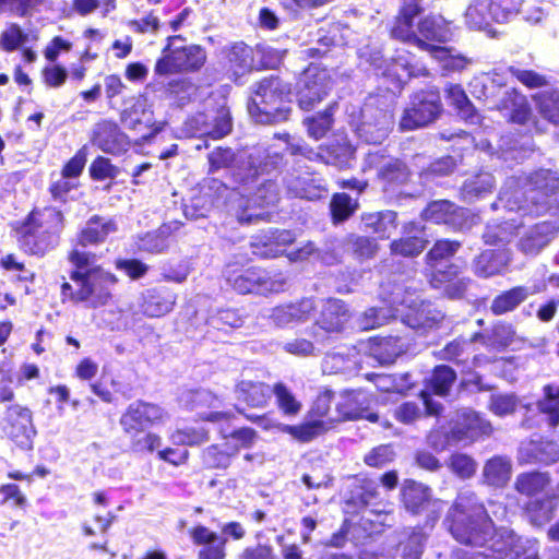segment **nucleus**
Wrapping results in <instances>:
<instances>
[{
  "label": "nucleus",
  "mask_w": 559,
  "mask_h": 559,
  "mask_svg": "<svg viewBox=\"0 0 559 559\" xmlns=\"http://www.w3.org/2000/svg\"><path fill=\"white\" fill-rule=\"evenodd\" d=\"M448 521L457 542L479 548L472 552L459 549L454 552L455 559H538L537 542L523 540L506 527L495 530L484 506L471 491L457 496Z\"/></svg>",
  "instance_id": "1"
},
{
  "label": "nucleus",
  "mask_w": 559,
  "mask_h": 559,
  "mask_svg": "<svg viewBox=\"0 0 559 559\" xmlns=\"http://www.w3.org/2000/svg\"><path fill=\"white\" fill-rule=\"evenodd\" d=\"M552 203H559V171L540 168L522 177L508 178L492 207L504 209L509 216L501 225L487 227L485 241L497 243L509 240L513 229L519 226L513 212L538 214Z\"/></svg>",
  "instance_id": "2"
},
{
  "label": "nucleus",
  "mask_w": 559,
  "mask_h": 559,
  "mask_svg": "<svg viewBox=\"0 0 559 559\" xmlns=\"http://www.w3.org/2000/svg\"><path fill=\"white\" fill-rule=\"evenodd\" d=\"M381 301L382 307L369 308L360 316L358 321L360 329L379 328L400 314L404 324L414 330L425 331L443 319L440 310L431 302L421 300L417 292L405 284L383 285Z\"/></svg>",
  "instance_id": "3"
},
{
  "label": "nucleus",
  "mask_w": 559,
  "mask_h": 559,
  "mask_svg": "<svg viewBox=\"0 0 559 559\" xmlns=\"http://www.w3.org/2000/svg\"><path fill=\"white\" fill-rule=\"evenodd\" d=\"M69 261L75 266L70 275L75 287L64 282L61 286L62 298L75 304L83 302L91 308L105 306L111 298L116 276L95 265V254L79 247L69 253Z\"/></svg>",
  "instance_id": "4"
},
{
  "label": "nucleus",
  "mask_w": 559,
  "mask_h": 559,
  "mask_svg": "<svg viewBox=\"0 0 559 559\" xmlns=\"http://www.w3.org/2000/svg\"><path fill=\"white\" fill-rule=\"evenodd\" d=\"M265 163H260L257 167L254 162H249L250 168L248 174L238 170L235 174L236 180L240 187L233 195V203L237 204L236 216L239 223H252L257 219H267L269 212L255 211V207H267L274 205L278 201V190L276 185L267 179L260 178L264 173L275 169L282 157L274 153L267 155Z\"/></svg>",
  "instance_id": "5"
},
{
  "label": "nucleus",
  "mask_w": 559,
  "mask_h": 559,
  "mask_svg": "<svg viewBox=\"0 0 559 559\" xmlns=\"http://www.w3.org/2000/svg\"><path fill=\"white\" fill-rule=\"evenodd\" d=\"M289 95L288 86L278 78L263 79L255 90L249 112L259 123L285 121L290 112Z\"/></svg>",
  "instance_id": "6"
},
{
  "label": "nucleus",
  "mask_w": 559,
  "mask_h": 559,
  "mask_svg": "<svg viewBox=\"0 0 559 559\" xmlns=\"http://www.w3.org/2000/svg\"><path fill=\"white\" fill-rule=\"evenodd\" d=\"M63 228V217L59 210L45 207L33 211L24 227L21 247L31 254L43 255L58 243Z\"/></svg>",
  "instance_id": "7"
},
{
  "label": "nucleus",
  "mask_w": 559,
  "mask_h": 559,
  "mask_svg": "<svg viewBox=\"0 0 559 559\" xmlns=\"http://www.w3.org/2000/svg\"><path fill=\"white\" fill-rule=\"evenodd\" d=\"M181 41V36L167 37L162 57L155 64L156 74L188 73L202 69L207 59L205 49L195 44L178 45Z\"/></svg>",
  "instance_id": "8"
},
{
  "label": "nucleus",
  "mask_w": 559,
  "mask_h": 559,
  "mask_svg": "<svg viewBox=\"0 0 559 559\" xmlns=\"http://www.w3.org/2000/svg\"><path fill=\"white\" fill-rule=\"evenodd\" d=\"M460 248V242L439 240L427 254V263L432 271L430 284L440 288L445 285L444 290L451 298L460 297L466 288V284L459 280L453 282L459 273V267L451 265L448 271L442 270L445 263Z\"/></svg>",
  "instance_id": "9"
},
{
  "label": "nucleus",
  "mask_w": 559,
  "mask_h": 559,
  "mask_svg": "<svg viewBox=\"0 0 559 559\" xmlns=\"http://www.w3.org/2000/svg\"><path fill=\"white\" fill-rule=\"evenodd\" d=\"M231 128L229 110L222 104L217 108H206L205 111L188 118L179 130V136L219 140L229 134Z\"/></svg>",
  "instance_id": "10"
},
{
  "label": "nucleus",
  "mask_w": 559,
  "mask_h": 559,
  "mask_svg": "<svg viewBox=\"0 0 559 559\" xmlns=\"http://www.w3.org/2000/svg\"><path fill=\"white\" fill-rule=\"evenodd\" d=\"M2 432L22 450H32L37 433L33 423L32 411L20 404L7 407L0 419Z\"/></svg>",
  "instance_id": "11"
},
{
  "label": "nucleus",
  "mask_w": 559,
  "mask_h": 559,
  "mask_svg": "<svg viewBox=\"0 0 559 559\" xmlns=\"http://www.w3.org/2000/svg\"><path fill=\"white\" fill-rule=\"evenodd\" d=\"M227 281L239 294L267 295L285 289L286 280L282 274L272 275L261 269H248L241 272L227 271Z\"/></svg>",
  "instance_id": "12"
},
{
  "label": "nucleus",
  "mask_w": 559,
  "mask_h": 559,
  "mask_svg": "<svg viewBox=\"0 0 559 559\" xmlns=\"http://www.w3.org/2000/svg\"><path fill=\"white\" fill-rule=\"evenodd\" d=\"M168 419L169 414L162 406L135 401L121 415L120 425L126 433L136 437L150 427L164 425Z\"/></svg>",
  "instance_id": "13"
},
{
  "label": "nucleus",
  "mask_w": 559,
  "mask_h": 559,
  "mask_svg": "<svg viewBox=\"0 0 559 559\" xmlns=\"http://www.w3.org/2000/svg\"><path fill=\"white\" fill-rule=\"evenodd\" d=\"M392 127V112L374 107V99L370 98L361 109V121L355 127V132L366 143L380 144L386 139Z\"/></svg>",
  "instance_id": "14"
},
{
  "label": "nucleus",
  "mask_w": 559,
  "mask_h": 559,
  "mask_svg": "<svg viewBox=\"0 0 559 559\" xmlns=\"http://www.w3.org/2000/svg\"><path fill=\"white\" fill-rule=\"evenodd\" d=\"M441 111L440 96L430 90L413 96L409 107L404 110L400 121L402 130H414L433 121Z\"/></svg>",
  "instance_id": "15"
},
{
  "label": "nucleus",
  "mask_w": 559,
  "mask_h": 559,
  "mask_svg": "<svg viewBox=\"0 0 559 559\" xmlns=\"http://www.w3.org/2000/svg\"><path fill=\"white\" fill-rule=\"evenodd\" d=\"M297 99L301 109L310 110L320 103L331 90L329 72L311 64L297 82Z\"/></svg>",
  "instance_id": "16"
},
{
  "label": "nucleus",
  "mask_w": 559,
  "mask_h": 559,
  "mask_svg": "<svg viewBox=\"0 0 559 559\" xmlns=\"http://www.w3.org/2000/svg\"><path fill=\"white\" fill-rule=\"evenodd\" d=\"M421 7L419 0H402V7L391 28V36L395 39L411 43L425 50L429 48V43L424 41L417 34V24L415 19L420 14Z\"/></svg>",
  "instance_id": "17"
},
{
  "label": "nucleus",
  "mask_w": 559,
  "mask_h": 559,
  "mask_svg": "<svg viewBox=\"0 0 559 559\" xmlns=\"http://www.w3.org/2000/svg\"><path fill=\"white\" fill-rule=\"evenodd\" d=\"M491 430L490 423L471 409L459 411L452 420V438L459 442L472 443Z\"/></svg>",
  "instance_id": "18"
},
{
  "label": "nucleus",
  "mask_w": 559,
  "mask_h": 559,
  "mask_svg": "<svg viewBox=\"0 0 559 559\" xmlns=\"http://www.w3.org/2000/svg\"><path fill=\"white\" fill-rule=\"evenodd\" d=\"M402 499L405 508L413 513L429 510L433 514L432 520L439 518L443 509V502L431 498L430 489L415 480H405L402 487Z\"/></svg>",
  "instance_id": "19"
},
{
  "label": "nucleus",
  "mask_w": 559,
  "mask_h": 559,
  "mask_svg": "<svg viewBox=\"0 0 559 559\" xmlns=\"http://www.w3.org/2000/svg\"><path fill=\"white\" fill-rule=\"evenodd\" d=\"M370 395L361 390L344 391L336 403L338 420L367 419L371 423L378 420V415L369 412Z\"/></svg>",
  "instance_id": "20"
},
{
  "label": "nucleus",
  "mask_w": 559,
  "mask_h": 559,
  "mask_svg": "<svg viewBox=\"0 0 559 559\" xmlns=\"http://www.w3.org/2000/svg\"><path fill=\"white\" fill-rule=\"evenodd\" d=\"M406 348V341L399 336H376L358 343L359 353L381 365L392 364Z\"/></svg>",
  "instance_id": "21"
},
{
  "label": "nucleus",
  "mask_w": 559,
  "mask_h": 559,
  "mask_svg": "<svg viewBox=\"0 0 559 559\" xmlns=\"http://www.w3.org/2000/svg\"><path fill=\"white\" fill-rule=\"evenodd\" d=\"M225 67L235 82L257 68L254 50L245 43H234L223 49Z\"/></svg>",
  "instance_id": "22"
},
{
  "label": "nucleus",
  "mask_w": 559,
  "mask_h": 559,
  "mask_svg": "<svg viewBox=\"0 0 559 559\" xmlns=\"http://www.w3.org/2000/svg\"><path fill=\"white\" fill-rule=\"evenodd\" d=\"M293 154H301L308 159L322 158L326 164H333L340 168L349 167L354 158L355 150L345 138H342L336 143L330 144L322 148L320 153H314L312 150L301 146L292 148Z\"/></svg>",
  "instance_id": "23"
},
{
  "label": "nucleus",
  "mask_w": 559,
  "mask_h": 559,
  "mask_svg": "<svg viewBox=\"0 0 559 559\" xmlns=\"http://www.w3.org/2000/svg\"><path fill=\"white\" fill-rule=\"evenodd\" d=\"M423 217L436 224H445L455 229L467 226V212L447 200L433 201L423 212Z\"/></svg>",
  "instance_id": "24"
},
{
  "label": "nucleus",
  "mask_w": 559,
  "mask_h": 559,
  "mask_svg": "<svg viewBox=\"0 0 559 559\" xmlns=\"http://www.w3.org/2000/svg\"><path fill=\"white\" fill-rule=\"evenodd\" d=\"M316 308V301L312 298H305L298 302H290L273 308L270 318L277 326L304 323L310 319Z\"/></svg>",
  "instance_id": "25"
},
{
  "label": "nucleus",
  "mask_w": 559,
  "mask_h": 559,
  "mask_svg": "<svg viewBox=\"0 0 559 559\" xmlns=\"http://www.w3.org/2000/svg\"><path fill=\"white\" fill-rule=\"evenodd\" d=\"M92 140L103 152L110 154H119L128 146L126 135L117 123L109 120H103L94 127Z\"/></svg>",
  "instance_id": "26"
},
{
  "label": "nucleus",
  "mask_w": 559,
  "mask_h": 559,
  "mask_svg": "<svg viewBox=\"0 0 559 559\" xmlns=\"http://www.w3.org/2000/svg\"><path fill=\"white\" fill-rule=\"evenodd\" d=\"M382 75L396 82V86L400 87L412 76L428 75V70L424 66L415 62L414 56L409 52L402 51L385 67L382 71Z\"/></svg>",
  "instance_id": "27"
},
{
  "label": "nucleus",
  "mask_w": 559,
  "mask_h": 559,
  "mask_svg": "<svg viewBox=\"0 0 559 559\" xmlns=\"http://www.w3.org/2000/svg\"><path fill=\"white\" fill-rule=\"evenodd\" d=\"M349 311L346 305L335 298L322 301L320 316L316 323L326 332H340L349 320Z\"/></svg>",
  "instance_id": "28"
},
{
  "label": "nucleus",
  "mask_w": 559,
  "mask_h": 559,
  "mask_svg": "<svg viewBox=\"0 0 559 559\" xmlns=\"http://www.w3.org/2000/svg\"><path fill=\"white\" fill-rule=\"evenodd\" d=\"M181 226L178 221L165 223L156 231L140 236L138 248L150 253H162L170 246L171 236L179 231Z\"/></svg>",
  "instance_id": "29"
},
{
  "label": "nucleus",
  "mask_w": 559,
  "mask_h": 559,
  "mask_svg": "<svg viewBox=\"0 0 559 559\" xmlns=\"http://www.w3.org/2000/svg\"><path fill=\"white\" fill-rule=\"evenodd\" d=\"M519 460L522 463H555L559 460V445L552 441L531 440L522 443Z\"/></svg>",
  "instance_id": "30"
},
{
  "label": "nucleus",
  "mask_w": 559,
  "mask_h": 559,
  "mask_svg": "<svg viewBox=\"0 0 559 559\" xmlns=\"http://www.w3.org/2000/svg\"><path fill=\"white\" fill-rule=\"evenodd\" d=\"M176 304V295L168 289H148L143 294L142 311L151 318L170 312Z\"/></svg>",
  "instance_id": "31"
},
{
  "label": "nucleus",
  "mask_w": 559,
  "mask_h": 559,
  "mask_svg": "<svg viewBox=\"0 0 559 559\" xmlns=\"http://www.w3.org/2000/svg\"><path fill=\"white\" fill-rule=\"evenodd\" d=\"M545 284H535L532 287L518 286L499 296H497L491 304V311L495 314H503L508 311L515 309L528 296L543 292Z\"/></svg>",
  "instance_id": "32"
},
{
  "label": "nucleus",
  "mask_w": 559,
  "mask_h": 559,
  "mask_svg": "<svg viewBox=\"0 0 559 559\" xmlns=\"http://www.w3.org/2000/svg\"><path fill=\"white\" fill-rule=\"evenodd\" d=\"M418 36L425 40L445 43L453 36L451 22L442 15H427L417 23Z\"/></svg>",
  "instance_id": "33"
},
{
  "label": "nucleus",
  "mask_w": 559,
  "mask_h": 559,
  "mask_svg": "<svg viewBox=\"0 0 559 559\" xmlns=\"http://www.w3.org/2000/svg\"><path fill=\"white\" fill-rule=\"evenodd\" d=\"M366 165L369 168H378L379 176L390 182H403L407 178L406 167L402 162L388 158L379 152H369L366 156Z\"/></svg>",
  "instance_id": "34"
},
{
  "label": "nucleus",
  "mask_w": 559,
  "mask_h": 559,
  "mask_svg": "<svg viewBox=\"0 0 559 559\" xmlns=\"http://www.w3.org/2000/svg\"><path fill=\"white\" fill-rule=\"evenodd\" d=\"M510 254L506 250H485L475 260L474 271L478 276L489 277L502 272L509 264Z\"/></svg>",
  "instance_id": "35"
},
{
  "label": "nucleus",
  "mask_w": 559,
  "mask_h": 559,
  "mask_svg": "<svg viewBox=\"0 0 559 559\" xmlns=\"http://www.w3.org/2000/svg\"><path fill=\"white\" fill-rule=\"evenodd\" d=\"M117 231L114 221L94 216L88 219L86 226L79 236V246L85 247L103 242L110 234Z\"/></svg>",
  "instance_id": "36"
},
{
  "label": "nucleus",
  "mask_w": 559,
  "mask_h": 559,
  "mask_svg": "<svg viewBox=\"0 0 559 559\" xmlns=\"http://www.w3.org/2000/svg\"><path fill=\"white\" fill-rule=\"evenodd\" d=\"M551 237L552 226L549 223L536 224L521 238L520 250L525 254L535 255L549 243Z\"/></svg>",
  "instance_id": "37"
},
{
  "label": "nucleus",
  "mask_w": 559,
  "mask_h": 559,
  "mask_svg": "<svg viewBox=\"0 0 559 559\" xmlns=\"http://www.w3.org/2000/svg\"><path fill=\"white\" fill-rule=\"evenodd\" d=\"M512 462L508 456L496 455L483 467L484 481L493 487H503L510 480Z\"/></svg>",
  "instance_id": "38"
},
{
  "label": "nucleus",
  "mask_w": 559,
  "mask_h": 559,
  "mask_svg": "<svg viewBox=\"0 0 559 559\" xmlns=\"http://www.w3.org/2000/svg\"><path fill=\"white\" fill-rule=\"evenodd\" d=\"M499 110L508 111L506 116L512 122L524 124L531 118V109L524 96L515 92V90H506L503 98L497 106Z\"/></svg>",
  "instance_id": "39"
},
{
  "label": "nucleus",
  "mask_w": 559,
  "mask_h": 559,
  "mask_svg": "<svg viewBox=\"0 0 559 559\" xmlns=\"http://www.w3.org/2000/svg\"><path fill=\"white\" fill-rule=\"evenodd\" d=\"M236 397L252 407H262L266 404L271 390L260 381L241 380L235 390Z\"/></svg>",
  "instance_id": "40"
},
{
  "label": "nucleus",
  "mask_w": 559,
  "mask_h": 559,
  "mask_svg": "<svg viewBox=\"0 0 559 559\" xmlns=\"http://www.w3.org/2000/svg\"><path fill=\"white\" fill-rule=\"evenodd\" d=\"M265 240L261 243H253V254L262 258H275L284 252V247L295 240V235L289 230H276L264 236Z\"/></svg>",
  "instance_id": "41"
},
{
  "label": "nucleus",
  "mask_w": 559,
  "mask_h": 559,
  "mask_svg": "<svg viewBox=\"0 0 559 559\" xmlns=\"http://www.w3.org/2000/svg\"><path fill=\"white\" fill-rule=\"evenodd\" d=\"M425 50L440 64L444 75L451 72L462 71L472 63L471 59L460 53H453V51L447 47L429 44V48Z\"/></svg>",
  "instance_id": "42"
},
{
  "label": "nucleus",
  "mask_w": 559,
  "mask_h": 559,
  "mask_svg": "<svg viewBox=\"0 0 559 559\" xmlns=\"http://www.w3.org/2000/svg\"><path fill=\"white\" fill-rule=\"evenodd\" d=\"M333 425L334 420H323L311 417V419L306 420L299 425H288L287 433L297 441L309 442L325 431L330 430Z\"/></svg>",
  "instance_id": "43"
},
{
  "label": "nucleus",
  "mask_w": 559,
  "mask_h": 559,
  "mask_svg": "<svg viewBox=\"0 0 559 559\" xmlns=\"http://www.w3.org/2000/svg\"><path fill=\"white\" fill-rule=\"evenodd\" d=\"M490 0H472L464 19L469 28L486 29L493 22Z\"/></svg>",
  "instance_id": "44"
},
{
  "label": "nucleus",
  "mask_w": 559,
  "mask_h": 559,
  "mask_svg": "<svg viewBox=\"0 0 559 559\" xmlns=\"http://www.w3.org/2000/svg\"><path fill=\"white\" fill-rule=\"evenodd\" d=\"M123 124L129 129H138L142 124L150 126L153 122V114L145 98H138L126 108L121 115Z\"/></svg>",
  "instance_id": "45"
},
{
  "label": "nucleus",
  "mask_w": 559,
  "mask_h": 559,
  "mask_svg": "<svg viewBox=\"0 0 559 559\" xmlns=\"http://www.w3.org/2000/svg\"><path fill=\"white\" fill-rule=\"evenodd\" d=\"M549 484L550 478L547 473H522L516 477L515 489L518 492L522 495L533 497L538 493L545 492Z\"/></svg>",
  "instance_id": "46"
},
{
  "label": "nucleus",
  "mask_w": 559,
  "mask_h": 559,
  "mask_svg": "<svg viewBox=\"0 0 559 559\" xmlns=\"http://www.w3.org/2000/svg\"><path fill=\"white\" fill-rule=\"evenodd\" d=\"M515 332L510 324H497L492 329L490 335L486 336L479 333L474 334L477 343H481L485 347L490 349H502L512 344Z\"/></svg>",
  "instance_id": "47"
},
{
  "label": "nucleus",
  "mask_w": 559,
  "mask_h": 559,
  "mask_svg": "<svg viewBox=\"0 0 559 559\" xmlns=\"http://www.w3.org/2000/svg\"><path fill=\"white\" fill-rule=\"evenodd\" d=\"M493 187V177L491 174L483 173L464 182L462 188V198L466 202H475L485 198L491 192Z\"/></svg>",
  "instance_id": "48"
},
{
  "label": "nucleus",
  "mask_w": 559,
  "mask_h": 559,
  "mask_svg": "<svg viewBox=\"0 0 559 559\" xmlns=\"http://www.w3.org/2000/svg\"><path fill=\"white\" fill-rule=\"evenodd\" d=\"M445 97L448 102L456 108L459 115L463 119L471 123H476L478 121V116L475 114L473 105L460 85L450 84L445 88Z\"/></svg>",
  "instance_id": "49"
},
{
  "label": "nucleus",
  "mask_w": 559,
  "mask_h": 559,
  "mask_svg": "<svg viewBox=\"0 0 559 559\" xmlns=\"http://www.w3.org/2000/svg\"><path fill=\"white\" fill-rule=\"evenodd\" d=\"M272 392L275 396L276 406L283 415L296 417L300 413L302 404L286 384L283 382L276 383Z\"/></svg>",
  "instance_id": "50"
},
{
  "label": "nucleus",
  "mask_w": 559,
  "mask_h": 559,
  "mask_svg": "<svg viewBox=\"0 0 559 559\" xmlns=\"http://www.w3.org/2000/svg\"><path fill=\"white\" fill-rule=\"evenodd\" d=\"M539 114L548 121L559 123V91L545 90L534 95Z\"/></svg>",
  "instance_id": "51"
},
{
  "label": "nucleus",
  "mask_w": 559,
  "mask_h": 559,
  "mask_svg": "<svg viewBox=\"0 0 559 559\" xmlns=\"http://www.w3.org/2000/svg\"><path fill=\"white\" fill-rule=\"evenodd\" d=\"M556 504L552 499H536L527 503L526 514L530 522L535 526H543L548 523L555 514Z\"/></svg>",
  "instance_id": "52"
},
{
  "label": "nucleus",
  "mask_w": 559,
  "mask_h": 559,
  "mask_svg": "<svg viewBox=\"0 0 559 559\" xmlns=\"http://www.w3.org/2000/svg\"><path fill=\"white\" fill-rule=\"evenodd\" d=\"M545 399L538 403L542 413L548 415L551 427L559 425V386L546 385L544 388Z\"/></svg>",
  "instance_id": "53"
},
{
  "label": "nucleus",
  "mask_w": 559,
  "mask_h": 559,
  "mask_svg": "<svg viewBox=\"0 0 559 559\" xmlns=\"http://www.w3.org/2000/svg\"><path fill=\"white\" fill-rule=\"evenodd\" d=\"M28 39V35L23 32L16 23L9 24L0 34V48L7 52H12L23 46Z\"/></svg>",
  "instance_id": "54"
},
{
  "label": "nucleus",
  "mask_w": 559,
  "mask_h": 559,
  "mask_svg": "<svg viewBox=\"0 0 559 559\" xmlns=\"http://www.w3.org/2000/svg\"><path fill=\"white\" fill-rule=\"evenodd\" d=\"M426 240L417 236H405L391 243V252L403 257H415L423 252Z\"/></svg>",
  "instance_id": "55"
},
{
  "label": "nucleus",
  "mask_w": 559,
  "mask_h": 559,
  "mask_svg": "<svg viewBox=\"0 0 559 559\" xmlns=\"http://www.w3.org/2000/svg\"><path fill=\"white\" fill-rule=\"evenodd\" d=\"M455 380V372L448 366H438L435 368L430 379V388L435 394L447 395Z\"/></svg>",
  "instance_id": "56"
},
{
  "label": "nucleus",
  "mask_w": 559,
  "mask_h": 559,
  "mask_svg": "<svg viewBox=\"0 0 559 559\" xmlns=\"http://www.w3.org/2000/svg\"><path fill=\"white\" fill-rule=\"evenodd\" d=\"M524 0H490L493 22L504 23L519 13Z\"/></svg>",
  "instance_id": "57"
},
{
  "label": "nucleus",
  "mask_w": 559,
  "mask_h": 559,
  "mask_svg": "<svg viewBox=\"0 0 559 559\" xmlns=\"http://www.w3.org/2000/svg\"><path fill=\"white\" fill-rule=\"evenodd\" d=\"M357 206V201L346 193H336L331 201L332 217L335 222H343L356 211Z\"/></svg>",
  "instance_id": "58"
},
{
  "label": "nucleus",
  "mask_w": 559,
  "mask_h": 559,
  "mask_svg": "<svg viewBox=\"0 0 559 559\" xmlns=\"http://www.w3.org/2000/svg\"><path fill=\"white\" fill-rule=\"evenodd\" d=\"M495 84L499 86L502 85L501 79L497 74H495V76L480 74L471 81L469 91L474 97L487 99L492 95Z\"/></svg>",
  "instance_id": "59"
},
{
  "label": "nucleus",
  "mask_w": 559,
  "mask_h": 559,
  "mask_svg": "<svg viewBox=\"0 0 559 559\" xmlns=\"http://www.w3.org/2000/svg\"><path fill=\"white\" fill-rule=\"evenodd\" d=\"M449 467L459 478L467 479L475 474L477 463L467 454L454 453L450 456Z\"/></svg>",
  "instance_id": "60"
},
{
  "label": "nucleus",
  "mask_w": 559,
  "mask_h": 559,
  "mask_svg": "<svg viewBox=\"0 0 559 559\" xmlns=\"http://www.w3.org/2000/svg\"><path fill=\"white\" fill-rule=\"evenodd\" d=\"M174 444L195 445L207 440V430L204 427H188L171 433Z\"/></svg>",
  "instance_id": "61"
},
{
  "label": "nucleus",
  "mask_w": 559,
  "mask_h": 559,
  "mask_svg": "<svg viewBox=\"0 0 559 559\" xmlns=\"http://www.w3.org/2000/svg\"><path fill=\"white\" fill-rule=\"evenodd\" d=\"M376 385L381 391L397 392L400 394H403L412 386L409 382V376L407 373L400 377L391 374H378L376 376Z\"/></svg>",
  "instance_id": "62"
},
{
  "label": "nucleus",
  "mask_w": 559,
  "mask_h": 559,
  "mask_svg": "<svg viewBox=\"0 0 559 559\" xmlns=\"http://www.w3.org/2000/svg\"><path fill=\"white\" fill-rule=\"evenodd\" d=\"M477 340L474 336L469 340H455L443 349V357L449 360L467 359V356L476 350Z\"/></svg>",
  "instance_id": "63"
},
{
  "label": "nucleus",
  "mask_w": 559,
  "mask_h": 559,
  "mask_svg": "<svg viewBox=\"0 0 559 559\" xmlns=\"http://www.w3.org/2000/svg\"><path fill=\"white\" fill-rule=\"evenodd\" d=\"M426 536L421 530L413 531L407 540L401 544L403 559H420Z\"/></svg>",
  "instance_id": "64"
}]
</instances>
